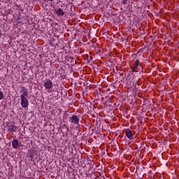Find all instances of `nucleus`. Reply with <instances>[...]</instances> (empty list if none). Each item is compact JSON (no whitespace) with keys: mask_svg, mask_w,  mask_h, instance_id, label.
<instances>
[{"mask_svg":"<svg viewBox=\"0 0 179 179\" xmlns=\"http://www.w3.org/2000/svg\"><path fill=\"white\" fill-rule=\"evenodd\" d=\"M55 12L57 16H64V15H65V13H64V10L61 8H55Z\"/></svg>","mask_w":179,"mask_h":179,"instance_id":"39448f33","label":"nucleus"},{"mask_svg":"<svg viewBox=\"0 0 179 179\" xmlns=\"http://www.w3.org/2000/svg\"><path fill=\"white\" fill-rule=\"evenodd\" d=\"M69 121L71 124H74V125H79V122H80V120L79 119V117L77 115H73L71 117Z\"/></svg>","mask_w":179,"mask_h":179,"instance_id":"f03ea898","label":"nucleus"},{"mask_svg":"<svg viewBox=\"0 0 179 179\" xmlns=\"http://www.w3.org/2000/svg\"><path fill=\"white\" fill-rule=\"evenodd\" d=\"M133 72H135V70H133Z\"/></svg>","mask_w":179,"mask_h":179,"instance_id":"ddd939ff","label":"nucleus"},{"mask_svg":"<svg viewBox=\"0 0 179 179\" xmlns=\"http://www.w3.org/2000/svg\"><path fill=\"white\" fill-rule=\"evenodd\" d=\"M140 64H141V63L139 62V59H136V60L135 61L134 68L138 67Z\"/></svg>","mask_w":179,"mask_h":179,"instance_id":"1a4fd4ad","label":"nucleus"},{"mask_svg":"<svg viewBox=\"0 0 179 179\" xmlns=\"http://www.w3.org/2000/svg\"><path fill=\"white\" fill-rule=\"evenodd\" d=\"M48 1H50L51 2H52V1H54V0H48Z\"/></svg>","mask_w":179,"mask_h":179,"instance_id":"f8f14e48","label":"nucleus"},{"mask_svg":"<svg viewBox=\"0 0 179 179\" xmlns=\"http://www.w3.org/2000/svg\"><path fill=\"white\" fill-rule=\"evenodd\" d=\"M125 135L128 139H130L131 141H132V139H134V138H133L134 135L132 134V131H131V129H126Z\"/></svg>","mask_w":179,"mask_h":179,"instance_id":"20e7f679","label":"nucleus"},{"mask_svg":"<svg viewBox=\"0 0 179 179\" xmlns=\"http://www.w3.org/2000/svg\"><path fill=\"white\" fill-rule=\"evenodd\" d=\"M20 145V143H19V141L14 139L12 141V147L13 148V149H17V148H19Z\"/></svg>","mask_w":179,"mask_h":179,"instance_id":"423d86ee","label":"nucleus"},{"mask_svg":"<svg viewBox=\"0 0 179 179\" xmlns=\"http://www.w3.org/2000/svg\"><path fill=\"white\" fill-rule=\"evenodd\" d=\"M21 93H22L20 97H27V90L22 88Z\"/></svg>","mask_w":179,"mask_h":179,"instance_id":"6e6552de","label":"nucleus"},{"mask_svg":"<svg viewBox=\"0 0 179 179\" xmlns=\"http://www.w3.org/2000/svg\"><path fill=\"white\" fill-rule=\"evenodd\" d=\"M127 2H128V0H122L123 5H127Z\"/></svg>","mask_w":179,"mask_h":179,"instance_id":"9b49d317","label":"nucleus"},{"mask_svg":"<svg viewBox=\"0 0 179 179\" xmlns=\"http://www.w3.org/2000/svg\"><path fill=\"white\" fill-rule=\"evenodd\" d=\"M8 131H10V132H16V131H17V127L15 126V124H13L9 127Z\"/></svg>","mask_w":179,"mask_h":179,"instance_id":"0eeeda50","label":"nucleus"},{"mask_svg":"<svg viewBox=\"0 0 179 179\" xmlns=\"http://www.w3.org/2000/svg\"><path fill=\"white\" fill-rule=\"evenodd\" d=\"M44 85H45V89L48 90V93H50V90L52 88V82H51V80H47L45 82Z\"/></svg>","mask_w":179,"mask_h":179,"instance_id":"7ed1b4c3","label":"nucleus"},{"mask_svg":"<svg viewBox=\"0 0 179 179\" xmlns=\"http://www.w3.org/2000/svg\"><path fill=\"white\" fill-rule=\"evenodd\" d=\"M0 36H1V34H0Z\"/></svg>","mask_w":179,"mask_h":179,"instance_id":"4468645a","label":"nucleus"},{"mask_svg":"<svg viewBox=\"0 0 179 179\" xmlns=\"http://www.w3.org/2000/svg\"><path fill=\"white\" fill-rule=\"evenodd\" d=\"M20 105L22 108H27V107H29V100L27 99V98H26V96L21 97Z\"/></svg>","mask_w":179,"mask_h":179,"instance_id":"f257e3e1","label":"nucleus"},{"mask_svg":"<svg viewBox=\"0 0 179 179\" xmlns=\"http://www.w3.org/2000/svg\"><path fill=\"white\" fill-rule=\"evenodd\" d=\"M3 99V92L2 91H0V100H2Z\"/></svg>","mask_w":179,"mask_h":179,"instance_id":"9d476101","label":"nucleus"}]
</instances>
